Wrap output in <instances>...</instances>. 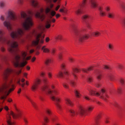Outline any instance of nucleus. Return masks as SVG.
Returning <instances> with one entry per match:
<instances>
[{"label":"nucleus","instance_id":"f257e3e1","mask_svg":"<svg viewBox=\"0 0 125 125\" xmlns=\"http://www.w3.org/2000/svg\"><path fill=\"white\" fill-rule=\"evenodd\" d=\"M27 13L28 15L25 12H22L21 13V17L20 16L18 17L16 16L13 10H10L7 12L5 20L4 16L3 15L0 16V20L2 21H3V23L4 26L9 31H11L12 30L10 22L11 20L19 21L24 30H28L33 24L32 18L33 15H34L36 17L40 19L42 21L45 18V13L49 17L51 18V11L48 7L46 8L45 11L43 9H41L40 12L36 10L34 12L29 10L27 11Z\"/></svg>","mask_w":125,"mask_h":125},{"label":"nucleus","instance_id":"f03ea898","mask_svg":"<svg viewBox=\"0 0 125 125\" xmlns=\"http://www.w3.org/2000/svg\"><path fill=\"white\" fill-rule=\"evenodd\" d=\"M5 32L3 30L0 29V42L3 44H7L8 49L10 53L14 56L12 59V62L14 66L16 67H23L27 63L26 60L30 59L31 56L26 57L27 55L26 52L22 51L21 52V55L22 57L16 53L17 51H19L18 49V43L17 42L14 41V39L17 40L21 43H23L24 39L22 38L24 34L23 30L21 29L18 28L16 31H13L10 33V36L12 38L10 40L8 37L3 36Z\"/></svg>","mask_w":125,"mask_h":125},{"label":"nucleus","instance_id":"7ed1b4c3","mask_svg":"<svg viewBox=\"0 0 125 125\" xmlns=\"http://www.w3.org/2000/svg\"><path fill=\"white\" fill-rule=\"evenodd\" d=\"M1 67V65L0 64V69ZM13 72L12 70L8 68L3 73V77L5 82L0 88V93H4L5 95L1 97V99H5L7 96L11 92L13 91L15 88L14 85L13 83L12 77H8L9 74Z\"/></svg>","mask_w":125,"mask_h":125},{"label":"nucleus","instance_id":"20e7f679","mask_svg":"<svg viewBox=\"0 0 125 125\" xmlns=\"http://www.w3.org/2000/svg\"><path fill=\"white\" fill-rule=\"evenodd\" d=\"M44 26L42 25H39L38 28L35 30H33L27 36V38L30 39L32 36L34 37V39L32 41V45L36 46L38 49H39L41 46L38 45L39 42L40 43H43V39L44 36L42 35V33L45 29Z\"/></svg>","mask_w":125,"mask_h":125},{"label":"nucleus","instance_id":"39448f33","mask_svg":"<svg viewBox=\"0 0 125 125\" xmlns=\"http://www.w3.org/2000/svg\"><path fill=\"white\" fill-rule=\"evenodd\" d=\"M42 91H45L47 94L50 95L51 99L53 101L55 102V104L56 106L58 109L60 111H61L62 108L59 104L60 101L59 99L55 96L59 94L58 91L54 90L51 91L46 85H45L42 88Z\"/></svg>","mask_w":125,"mask_h":125},{"label":"nucleus","instance_id":"423d86ee","mask_svg":"<svg viewBox=\"0 0 125 125\" xmlns=\"http://www.w3.org/2000/svg\"><path fill=\"white\" fill-rule=\"evenodd\" d=\"M45 112L46 116H45L43 117V121L42 122V125H47V123L50 120L53 122H56L55 124V125H62L61 123L57 121V117L53 114L51 110L46 109Z\"/></svg>","mask_w":125,"mask_h":125},{"label":"nucleus","instance_id":"0eeeda50","mask_svg":"<svg viewBox=\"0 0 125 125\" xmlns=\"http://www.w3.org/2000/svg\"><path fill=\"white\" fill-rule=\"evenodd\" d=\"M79 112L78 113L75 112L72 109L69 110V112L70 113L72 117L76 116L78 114L83 115L85 114L87 112H91L94 108V107L92 106H89L86 108L82 105L79 106Z\"/></svg>","mask_w":125,"mask_h":125},{"label":"nucleus","instance_id":"6e6552de","mask_svg":"<svg viewBox=\"0 0 125 125\" xmlns=\"http://www.w3.org/2000/svg\"><path fill=\"white\" fill-rule=\"evenodd\" d=\"M74 31L77 39L80 42H82L89 37V34L86 33V29L83 28L79 30L74 29Z\"/></svg>","mask_w":125,"mask_h":125},{"label":"nucleus","instance_id":"1a4fd4ad","mask_svg":"<svg viewBox=\"0 0 125 125\" xmlns=\"http://www.w3.org/2000/svg\"><path fill=\"white\" fill-rule=\"evenodd\" d=\"M88 90L91 95L99 96L100 98L105 101L107 100V98H109V96L107 94L105 89H101L99 93L96 92V91L94 90Z\"/></svg>","mask_w":125,"mask_h":125},{"label":"nucleus","instance_id":"9d476101","mask_svg":"<svg viewBox=\"0 0 125 125\" xmlns=\"http://www.w3.org/2000/svg\"><path fill=\"white\" fill-rule=\"evenodd\" d=\"M16 110L17 112V114L16 115L14 114L12 111H11L10 113V115L8 114V116L7 117V125H13L14 124V123L12 122L11 119V118L10 115H11L14 119H15L17 117H20L21 115V112L18 110L17 108H16Z\"/></svg>","mask_w":125,"mask_h":125},{"label":"nucleus","instance_id":"9b49d317","mask_svg":"<svg viewBox=\"0 0 125 125\" xmlns=\"http://www.w3.org/2000/svg\"><path fill=\"white\" fill-rule=\"evenodd\" d=\"M47 3L50 4V7L52 8L53 6V5L51 3L52 0H44ZM54 2H56L57 0H52ZM30 3L32 6L34 8H38L39 7L38 3L37 0H30Z\"/></svg>","mask_w":125,"mask_h":125},{"label":"nucleus","instance_id":"f8f14e48","mask_svg":"<svg viewBox=\"0 0 125 125\" xmlns=\"http://www.w3.org/2000/svg\"><path fill=\"white\" fill-rule=\"evenodd\" d=\"M86 0H83L82 4L81 5L80 7L75 10V12L76 14L78 15L82 14L83 13V10L85 7L86 4Z\"/></svg>","mask_w":125,"mask_h":125},{"label":"nucleus","instance_id":"ddd939ff","mask_svg":"<svg viewBox=\"0 0 125 125\" xmlns=\"http://www.w3.org/2000/svg\"><path fill=\"white\" fill-rule=\"evenodd\" d=\"M41 82L40 79L38 78L36 79L31 87V90L32 91L35 92L37 90L38 87L40 83Z\"/></svg>","mask_w":125,"mask_h":125},{"label":"nucleus","instance_id":"4468645a","mask_svg":"<svg viewBox=\"0 0 125 125\" xmlns=\"http://www.w3.org/2000/svg\"><path fill=\"white\" fill-rule=\"evenodd\" d=\"M63 73L66 76H64L62 73L60 72H59L58 73L57 75L58 77L61 78H64L66 79H67V77L68 76L69 74L68 72L67 71H65Z\"/></svg>","mask_w":125,"mask_h":125},{"label":"nucleus","instance_id":"2eb2a0df","mask_svg":"<svg viewBox=\"0 0 125 125\" xmlns=\"http://www.w3.org/2000/svg\"><path fill=\"white\" fill-rule=\"evenodd\" d=\"M72 74L73 75L74 78L75 79H77V75L76 74V73H78L79 71V70L77 68H72Z\"/></svg>","mask_w":125,"mask_h":125},{"label":"nucleus","instance_id":"dca6fc26","mask_svg":"<svg viewBox=\"0 0 125 125\" xmlns=\"http://www.w3.org/2000/svg\"><path fill=\"white\" fill-rule=\"evenodd\" d=\"M99 11V14L101 16H106V14L105 11L103 10V8L101 7L98 8Z\"/></svg>","mask_w":125,"mask_h":125},{"label":"nucleus","instance_id":"f3484780","mask_svg":"<svg viewBox=\"0 0 125 125\" xmlns=\"http://www.w3.org/2000/svg\"><path fill=\"white\" fill-rule=\"evenodd\" d=\"M4 108V109L6 111L8 110V107L5 105V104L3 103H0V112H1L3 109Z\"/></svg>","mask_w":125,"mask_h":125},{"label":"nucleus","instance_id":"a211bd4d","mask_svg":"<svg viewBox=\"0 0 125 125\" xmlns=\"http://www.w3.org/2000/svg\"><path fill=\"white\" fill-rule=\"evenodd\" d=\"M51 22V21L50 20H47L45 21V26L46 28L48 29L50 27Z\"/></svg>","mask_w":125,"mask_h":125},{"label":"nucleus","instance_id":"6ab92c4d","mask_svg":"<svg viewBox=\"0 0 125 125\" xmlns=\"http://www.w3.org/2000/svg\"><path fill=\"white\" fill-rule=\"evenodd\" d=\"M107 16L110 18H113L115 17V13L112 11L108 12L107 14Z\"/></svg>","mask_w":125,"mask_h":125},{"label":"nucleus","instance_id":"aec40b11","mask_svg":"<svg viewBox=\"0 0 125 125\" xmlns=\"http://www.w3.org/2000/svg\"><path fill=\"white\" fill-rule=\"evenodd\" d=\"M25 96L26 98L30 101L33 107L35 108H36V104L32 101L30 98L27 95H25Z\"/></svg>","mask_w":125,"mask_h":125},{"label":"nucleus","instance_id":"412c9836","mask_svg":"<svg viewBox=\"0 0 125 125\" xmlns=\"http://www.w3.org/2000/svg\"><path fill=\"white\" fill-rule=\"evenodd\" d=\"M90 2L91 7L93 8H95L97 7V5L94 0H91Z\"/></svg>","mask_w":125,"mask_h":125},{"label":"nucleus","instance_id":"4be33fe9","mask_svg":"<svg viewBox=\"0 0 125 125\" xmlns=\"http://www.w3.org/2000/svg\"><path fill=\"white\" fill-rule=\"evenodd\" d=\"M66 103L68 105L72 106L73 105V104L71 100L68 98H66L65 100Z\"/></svg>","mask_w":125,"mask_h":125},{"label":"nucleus","instance_id":"5701e85b","mask_svg":"<svg viewBox=\"0 0 125 125\" xmlns=\"http://www.w3.org/2000/svg\"><path fill=\"white\" fill-rule=\"evenodd\" d=\"M74 92L76 96L77 97L79 98L80 97L81 95L80 93V91L79 90L75 89L74 90Z\"/></svg>","mask_w":125,"mask_h":125},{"label":"nucleus","instance_id":"b1692460","mask_svg":"<svg viewBox=\"0 0 125 125\" xmlns=\"http://www.w3.org/2000/svg\"><path fill=\"white\" fill-rule=\"evenodd\" d=\"M93 67L91 66L87 69H82V71L84 72L87 73L88 71H89L92 70H93Z\"/></svg>","mask_w":125,"mask_h":125},{"label":"nucleus","instance_id":"393cba45","mask_svg":"<svg viewBox=\"0 0 125 125\" xmlns=\"http://www.w3.org/2000/svg\"><path fill=\"white\" fill-rule=\"evenodd\" d=\"M101 33L97 31H96L92 33V35L94 37H98L100 35Z\"/></svg>","mask_w":125,"mask_h":125},{"label":"nucleus","instance_id":"a878e982","mask_svg":"<svg viewBox=\"0 0 125 125\" xmlns=\"http://www.w3.org/2000/svg\"><path fill=\"white\" fill-rule=\"evenodd\" d=\"M42 50L43 52L45 53H48L50 52L49 50L46 48L45 46H43L42 48Z\"/></svg>","mask_w":125,"mask_h":125},{"label":"nucleus","instance_id":"bb28decb","mask_svg":"<svg viewBox=\"0 0 125 125\" xmlns=\"http://www.w3.org/2000/svg\"><path fill=\"white\" fill-rule=\"evenodd\" d=\"M0 59L1 62H5L7 61L6 57L5 56L0 55Z\"/></svg>","mask_w":125,"mask_h":125},{"label":"nucleus","instance_id":"cd10ccee","mask_svg":"<svg viewBox=\"0 0 125 125\" xmlns=\"http://www.w3.org/2000/svg\"><path fill=\"white\" fill-rule=\"evenodd\" d=\"M62 36L61 35H58L55 36L54 38L56 40H61L62 39Z\"/></svg>","mask_w":125,"mask_h":125},{"label":"nucleus","instance_id":"c85d7f7f","mask_svg":"<svg viewBox=\"0 0 125 125\" xmlns=\"http://www.w3.org/2000/svg\"><path fill=\"white\" fill-rule=\"evenodd\" d=\"M96 73L97 79L99 80H100L101 79L102 75L99 73V71H97Z\"/></svg>","mask_w":125,"mask_h":125},{"label":"nucleus","instance_id":"c756f323","mask_svg":"<svg viewBox=\"0 0 125 125\" xmlns=\"http://www.w3.org/2000/svg\"><path fill=\"white\" fill-rule=\"evenodd\" d=\"M89 16L88 15H84L82 17V19L84 21L89 19L90 18Z\"/></svg>","mask_w":125,"mask_h":125},{"label":"nucleus","instance_id":"7c9ffc66","mask_svg":"<svg viewBox=\"0 0 125 125\" xmlns=\"http://www.w3.org/2000/svg\"><path fill=\"white\" fill-rule=\"evenodd\" d=\"M100 116L99 115L97 117L96 119L95 120L94 125H99V122L98 121V119L100 117Z\"/></svg>","mask_w":125,"mask_h":125},{"label":"nucleus","instance_id":"2f4dec72","mask_svg":"<svg viewBox=\"0 0 125 125\" xmlns=\"http://www.w3.org/2000/svg\"><path fill=\"white\" fill-rule=\"evenodd\" d=\"M120 5L123 10H125V2H122L120 4Z\"/></svg>","mask_w":125,"mask_h":125},{"label":"nucleus","instance_id":"473e14b6","mask_svg":"<svg viewBox=\"0 0 125 125\" xmlns=\"http://www.w3.org/2000/svg\"><path fill=\"white\" fill-rule=\"evenodd\" d=\"M122 91V88L121 87H119L118 88L117 92L119 94H121Z\"/></svg>","mask_w":125,"mask_h":125},{"label":"nucleus","instance_id":"72a5a7b5","mask_svg":"<svg viewBox=\"0 0 125 125\" xmlns=\"http://www.w3.org/2000/svg\"><path fill=\"white\" fill-rule=\"evenodd\" d=\"M119 81L122 85H124L125 83V80L123 79H120Z\"/></svg>","mask_w":125,"mask_h":125},{"label":"nucleus","instance_id":"f704fd0d","mask_svg":"<svg viewBox=\"0 0 125 125\" xmlns=\"http://www.w3.org/2000/svg\"><path fill=\"white\" fill-rule=\"evenodd\" d=\"M70 85L73 87H74L75 85V83L74 81L73 80H71L70 81Z\"/></svg>","mask_w":125,"mask_h":125},{"label":"nucleus","instance_id":"c9c22d12","mask_svg":"<svg viewBox=\"0 0 125 125\" xmlns=\"http://www.w3.org/2000/svg\"><path fill=\"white\" fill-rule=\"evenodd\" d=\"M23 2V0H17V3L18 4L20 5L22 4Z\"/></svg>","mask_w":125,"mask_h":125},{"label":"nucleus","instance_id":"e433bc0d","mask_svg":"<svg viewBox=\"0 0 125 125\" xmlns=\"http://www.w3.org/2000/svg\"><path fill=\"white\" fill-rule=\"evenodd\" d=\"M5 6V3L3 2H0V8L2 9Z\"/></svg>","mask_w":125,"mask_h":125},{"label":"nucleus","instance_id":"4c0bfd02","mask_svg":"<svg viewBox=\"0 0 125 125\" xmlns=\"http://www.w3.org/2000/svg\"><path fill=\"white\" fill-rule=\"evenodd\" d=\"M51 62V60L50 59H48L45 62V63L46 65H48L49 63Z\"/></svg>","mask_w":125,"mask_h":125},{"label":"nucleus","instance_id":"58836bf2","mask_svg":"<svg viewBox=\"0 0 125 125\" xmlns=\"http://www.w3.org/2000/svg\"><path fill=\"white\" fill-rule=\"evenodd\" d=\"M47 75L49 79H51L52 78V73L49 72L47 73Z\"/></svg>","mask_w":125,"mask_h":125},{"label":"nucleus","instance_id":"ea45409f","mask_svg":"<svg viewBox=\"0 0 125 125\" xmlns=\"http://www.w3.org/2000/svg\"><path fill=\"white\" fill-rule=\"evenodd\" d=\"M66 65L65 63H63L61 65V68L63 70H65V66Z\"/></svg>","mask_w":125,"mask_h":125},{"label":"nucleus","instance_id":"a19ab883","mask_svg":"<svg viewBox=\"0 0 125 125\" xmlns=\"http://www.w3.org/2000/svg\"><path fill=\"white\" fill-rule=\"evenodd\" d=\"M117 68L120 69H122L123 67V65L122 64H119L117 66Z\"/></svg>","mask_w":125,"mask_h":125},{"label":"nucleus","instance_id":"79ce46f5","mask_svg":"<svg viewBox=\"0 0 125 125\" xmlns=\"http://www.w3.org/2000/svg\"><path fill=\"white\" fill-rule=\"evenodd\" d=\"M17 83L20 85H21L22 87H24L25 84V83H23L21 84L20 83V79L17 82Z\"/></svg>","mask_w":125,"mask_h":125},{"label":"nucleus","instance_id":"37998d69","mask_svg":"<svg viewBox=\"0 0 125 125\" xmlns=\"http://www.w3.org/2000/svg\"><path fill=\"white\" fill-rule=\"evenodd\" d=\"M55 50L54 49H52L51 50V52L52 55H54L55 52Z\"/></svg>","mask_w":125,"mask_h":125},{"label":"nucleus","instance_id":"c03bdc74","mask_svg":"<svg viewBox=\"0 0 125 125\" xmlns=\"http://www.w3.org/2000/svg\"><path fill=\"white\" fill-rule=\"evenodd\" d=\"M88 81L89 82H91L92 80V78L91 77H88L87 78Z\"/></svg>","mask_w":125,"mask_h":125},{"label":"nucleus","instance_id":"a18cd8bd","mask_svg":"<svg viewBox=\"0 0 125 125\" xmlns=\"http://www.w3.org/2000/svg\"><path fill=\"white\" fill-rule=\"evenodd\" d=\"M108 47L110 50H112L113 48V45H112L110 44L108 45Z\"/></svg>","mask_w":125,"mask_h":125},{"label":"nucleus","instance_id":"49530a36","mask_svg":"<svg viewBox=\"0 0 125 125\" xmlns=\"http://www.w3.org/2000/svg\"><path fill=\"white\" fill-rule=\"evenodd\" d=\"M68 59L70 62H72L74 61L73 59L71 57H69Z\"/></svg>","mask_w":125,"mask_h":125},{"label":"nucleus","instance_id":"de8ad7c7","mask_svg":"<svg viewBox=\"0 0 125 125\" xmlns=\"http://www.w3.org/2000/svg\"><path fill=\"white\" fill-rule=\"evenodd\" d=\"M105 9L106 11L108 12L110 10V9L109 7L107 6L105 7Z\"/></svg>","mask_w":125,"mask_h":125},{"label":"nucleus","instance_id":"09e8293b","mask_svg":"<svg viewBox=\"0 0 125 125\" xmlns=\"http://www.w3.org/2000/svg\"><path fill=\"white\" fill-rule=\"evenodd\" d=\"M63 86L65 88H68V85L66 83H64L63 84Z\"/></svg>","mask_w":125,"mask_h":125},{"label":"nucleus","instance_id":"8fccbe9b","mask_svg":"<svg viewBox=\"0 0 125 125\" xmlns=\"http://www.w3.org/2000/svg\"><path fill=\"white\" fill-rule=\"evenodd\" d=\"M39 97V98L40 100L42 101H43L44 100V98L43 96L41 95H40Z\"/></svg>","mask_w":125,"mask_h":125},{"label":"nucleus","instance_id":"3c124183","mask_svg":"<svg viewBox=\"0 0 125 125\" xmlns=\"http://www.w3.org/2000/svg\"><path fill=\"white\" fill-rule=\"evenodd\" d=\"M122 24L123 27L125 29V19L123 21Z\"/></svg>","mask_w":125,"mask_h":125},{"label":"nucleus","instance_id":"603ef678","mask_svg":"<svg viewBox=\"0 0 125 125\" xmlns=\"http://www.w3.org/2000/svg\"><path fill=\"white\" fill-rule=\"evenodd\" d=\"M86 25L87 27L89 29H90V28L91 25L89 23V22H88L86 23Z\"/></svg>","mask_w":125,"mask_h":125},{"label":"nucleus","instance_id":"864d4df0","mask_svg":"<svg viewBox=\"0 0 125 125\" xmlns=\"http://www.w3.org/2000/svg\"><path fill=\"white\" fill-rule=\"evenodd\" d=\"M58 57L59 59L60 60H61L62 59V55L61 54H60L58 55Z\"/></svg>","mask_w":125,"mask_h":125},{"label":"nucleus","instance_id":"5fc2aeb1","mask_svg":"<svg viewBox=\"0 0 125 125\" xmlns=\"http://www.w3.org/2000/svg\"><path fill=\"white\" fill-rule=\"evenodd\" d=\"M105 121L106 123H108L109 122V119L107 118H106L105 120Z\"/></svg>","mask_w":125,"mask_h":125},{"label":"nucleus","instance_id":"6e6d98bb","mask_svg":"<svg viewBox=\"0 0 125 125\" xmlns=\"http://www.w3.org/2000/svg\"><path fill=\"white\" fill-rule=\"evenodd\" d=\"M47 79L46 78H45L44 77H43V82H44V83H46L47 82Z\"/></svg>","mask_w":125,"mask_h":125},{"label":"nucleus","instance_id":"4d7b16f0","mask_svg":"<svg viewBox=\"0 0 125 125\" xmlns=\"http://www.w3.org/2000/svg\"><path fill=\"white\" fill-rule=\"evenodd\" d=\"M104 68L105 69H110V68L107 66L104 65Z\"/></svg>","mask_w":125,"mask_h":125},{"label":"nucleus","instance_id":"13d9d810","mask_svg":"<svg viewBox=\"0 0 125 125\" xmlns=\"http://www.w3.org/2000/svg\"><path fill=\"white\" fill-rule=\"evenodd\" d=\"M83 97L86 100H90V99L88 96H86L85 95H84L83 96Z\"/></svg>","mask_w":125,"mask_h":125},{"label":"nucleus","instance_id":"bf43d9fd","mask_svg":"<svg viewBox=\"0 0 125 125\" xmlns=\"http://www.w3.org/2000/svg\"><path fill=\"white\" fill-rule=\"evenodd\" d=\"M114 105L116 107H118L119 106V104L116 102L114 104Z\"/></svg>","mask_w":125,"mask_h":125},{"label":"nucleus","instance_id":"052dcab7","mask_svg":"<svg viewBox=\"0 0 125 125\" xmlns=\"http://www.w3.org/2000/svg\"><path fill=\"white\" fill-rule=\"evenodd\" d=\"M1 50L2 52H4L5 50V49L3 47H2L1 48Z\"/></svg>","mask_w":125,"mask_h":125},{"label":"nucleus","instance_id":"680f3d73","mask_svg":"<svg viewBox=\"0 0 125 125\" xmlns=\"http://www.w3.org/2000/svg\"><path fill=\"white\" fill-rule=\"evenodd\" d=\"M23 119L24 122H25V123L26 124L28 123V121L27 120V119L26 118H24Z\"/></svg>","mask_w":125,"mask_h":125},{"label":"nucleus","instance_id":"e2e57ef3","mask_svg":"<svg viewBox=\"0 0 125 125\" xmlns=\"http://www.w3.org/2000/svg\"><path fill=\"white\" fill-rule=\"evenodd\" d=\"M21 70H19L16 72V73L18 74H19L20 73H21Z\"/></svg>","mask_w":125,"mask_h":125},{"label":"nucleus","instance_id":"0e129e2a","mask_svg":"<svg viewBox=\"0 0 125 125\" xmlns=\"http://www.w3.org/2000/svg\"><path fill=\"white\" fill-rule=\"evenodd\" d=\"M50 40L49 39V38L48 37H47L46 38V39H45V41L46 42H48Z\"/></svg>","mask_w":125,"mask_h":125},{"label":"nucleus","instance_id":"69168bd1","mask_svg":"<svg viewBox=\"0 0 125 125\" xmlns=\"http://www.w3.org/2000/svg\"><path fill=\"white\" fill-rule=\"evenodd\" d=\"M45 73H42L41 74V76L42 77H43L44 76V75Z\"/></svg>","mask_w":125,"mask_h":125},{"label":"nucleus","instance_id":"338daca9","mask_svg":"<svg viewBox=\"0 0 125 125\" xmlns=\"http://www.w3.org/2000/svg\"><path fill=\"white\" fill-rule=\"evenodd\" d=\"M60 7V6L59 5H58L56 8L55 10H58L59 7Z\"/></svg>","mask_w":125,"mask_h":125},{"label":"nucleus","instance_id":"774afa93","mask_svg":"<svg viewBox=\"0 0 125 125\" xmlns=\"http://www.w3.org/2000/svg\"><path fill=\"white\" fill-rule=\"evenodd\" d=\"M36 58L35 57H33L31 59V61L32 62H34Z\"/></svg>","mask_w":125,"mask_h":125}]
</instances>
